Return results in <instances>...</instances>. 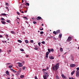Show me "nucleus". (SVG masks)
Returning <instances> with one entry per match:
<instances>
[{
  "instance_id": "nucleus-1",
  "label": "nucleus",
  "mask_w": 79,
  "mask_h": 79,
  "mask_svg": "<svg viewBox=\"0 0 79 79\" xmlns=\"http://www.w3.org/2000/svg\"><path fill=\"white\" fill-rule=\"evenodd\" d=\"M60 64V63H58L56 64V65H54V67L56 70H58V68L59 67V65Z\"/></svg>"
},
{
  "instance_id": "nucleus-2",
  "label": "nucleus",
  "mask_w": 79,
  "mask_h": 79,
  "mask_svg": "<svg viewBox=\"0 0 79 79\" xmlns=\"http://www.w3.org/2000/svg\"><path fill=\"white\" fill-rule=\"evenodd\" d=\"M69 58H70V59L73 60V61H74V57L73 56L71 55L70 57H69Z\"/></svg>"
},
{
  "instance_id": "nucleus-3",
  "label": "nucleus",
  "mask_w": 79,
  "mask_h": 79,
  "mask_svg": "<svg viewBox=\"0 0 79 79\" xmlns=\"http://www.w3.org/2000/svg\"><path fill=\"white\" fill-rule=\"evenodd\" d=\"M76 66V64H71L70 65V67L71 68H74V67H75Z\"/></svg>"
},
{
  "instance_id": "nucleus-4",
  "label": "nucleus",
  "mask_w": 79,
  "mask_h": 79,
  "mask_svg": "<svg viewBox=\"0 0 79 79\" xmlns=\"http://www.w3.org/2000/svg\"><path fill=\"white\" fill-rule=\"evenodd\" d=\"M71 40V37H69L68 38V39L67 40V41L68 42H70Z\"/></svg>"
},
{
  "instance_id": "nucleus-5",
  "label": "nucleus",
  "mask_w": 79,
  "mask_h": 79,
  "mask_svg": "<svg viewBox=\"0 0 79 79\" xmlns=\"http://www.w3.org/2000/svg\"><path fill=\"white\" fill-rule=\"evenodd\" d=\"M36 19H37V20H40V19H42V20L43 19L41 17L38 16L37 17V18H36Z\"/></svg>"
},
{
  "instance_id": "nucleus-6",
  "label": "nucleus",
  "mask_w": 79,
  "mask_h": 79,
  "mask_svg": "<svg viewBox=\"0 0 79 79\" xmlns=\"http://www.w3.org/2000/svg\"><path fill=\"white\" fill-rule=\"evenodd\" d=\"M48 54H49V52H47L46 54V56H45V57H46V58H48Z\"/></svg>"
},
{
  "instance_id": "nucleus-7",
  "label": "nucleus",
  "mask_w": 79,
  "mask_h": 79,
  "mask_svg": "<svg viewBox=\"0 0 79 79\" xmlns=\"http://www.w3.org/2000/svg\"><path fill=\"white\" fill-rule=\"evenodd\" d=\"M56 33L57 34V35L58 34H60V30H57L56 31Z\"/></svg>"
},
{
  "instance_id": "nucleus-8",
  "label": "nucleus",
  "mask_w": 79,
  "mask_h": 79,
  "mask_svg": "<svg viewBox=\"0 0 79 79\" xmlns=\"http://www.w3.org/2000/svg\"><path fill=\"white\" fill-rule=\"evenodd\" d=\"M61 76L63 79H66V77L63 74L61 75Z\"/></svg>"
},
{
  "instance_id": "nucleus-9",
  "label": "nucleus",
  "mask_w": 79,
  "mask_h": 79,
  "mask_svg": "<svg viewBox=\"0 0 79 79\" xmlns=\"http://www.w3.org/2000/svg\"><path fill=\"white\" fill-rule=\"evenodd\" d=\"M19 63V64H18V66L19 67H22V66H23V64L22 63Z\"/></svg>"
},
{
  "instance_id": "nucleus-10",
  "label": "nucleus",
  "mask_w": 79,
  "mask_h": 79,
  "mask_svg": "<svg viewBox=\"0 0 79 79\" xmlns=\"http://www.w3.org/2000/svg\"><path fill=\"white\" fill-rule=\"evenodd\" d=\"M10 70H11L12 71H13L14 73H16V71L14 70V69H10Z\"/></svg>"
},
{
  "instance_id": "nucleus-11",
  "label": "nucleus",
  "mask_w": 79,
  "mask_h": 79,
  "mask_svg": "<svg viewBox=\"0 0 79 79\" xmlns=\"http://www.w3.org/2000/svg\"><path fill=\"white\" fill-rule=\"evenodd\" d=\"M6 73L7 74V76H9L10 73H9V72L8 71H6Z\"/></svg>"
},
{
  "instance_id": "nucleus-12",
  "label": "nucleus",
  "mask_w": 79,
  "mask_h": 79,
  "mask_svg": "<svg viewBox=\"0 0 79 79\" xmlns=\"http://www.w3.org/2000/svg\"><path fill=\"white\" fill-rule=\"evenodd\" d=\"M49 58L51 59V60H54V57H52V56H51L49 57Z\"/></svg>"
},
{
  "instance_id": "nucleus-13",
  "label": "nucleus",
  "mask_w": 79,
  "mask_h": 79,
  "mask_svg": "<svg viewBox=\"0 0 79 79\" xmlns=\"http://www.w3.org/2000/svg\"><path fill=\"white\" fill-rule=\"evenodd\" d=\"M61 37H62V34H60L59 35V38H61Z\"/></svg>"
},
{
  "instance_id": "nucleus-14",
  "label": "nucleus",
  "mask_w": 79,
  "mask_h": 79,
  "mask_svg": "<svg viewBox=\"0 0 79 79\" xmlns=\"http://www.w3.org/2000/svg\"><path fill=\"white\" fill-rule=\"evenodd\" d=\"M74 73H75V70H73V71L71 72V74H72V75H73V74H74Z\"/></svg>"
},
{
  "instance_id": "nucleus-15",
  "label": "nucleus",
  "mask_w": 79,
  "mask_h": 79,
  "mask_svg": "<svg viewBox=\"0 0 79 79\" xmlns=\"http://www.w3.org/2000/svg\"><path fill=\"white\" fill-rule=\"evenodd\" d=\"M1 22L3 24H5V23H6V22L4 21H1Z\"/></svg>"
},
{
  "instance_id": "nucleus-16",
  "label": "nucleus",
  "mask_w": 79,
  "mask_h": 79,
  "mask_svg": "<svg viewBox=\"0 0 79 79\" xmlns=\"http://www.w3.org/2000/svg\"><path fill=\"white\" fill-rule=\"evenodd\" d=\"M56 79H60V77L58 76V75L56 76Z\"/></svg>"
},
{
  "instance_id": "nucleus-17",
  "label": "nucleus",
  "mask_w": 79,
  "mask_h": 79,
  "mask_svg": "<svg viewBox=\"0 0 79 79\" xmlns=\"http://www.w3.org/2000/svg\"><path fill=\"white\" fill-rule=\"evenodd\" d=\"M45 75H46V76H47V77H48V76H49V75H48V74L47 73H46V74Z\"/></svg>"
},
{
  "instance_id": "nucleus-18",
  "label": "nucleus",
  "mask_w": 79,
  "mask_h": 79,
  "mask_svg": "<svg viewBox=\"0 0 79 79\" xmlns=\"http://www.w3.org/2000/svg\"><path fill=\"white\" fill-rule=\"evenodd\" d=\"M24 77V75H21V76H20V77H21V78H22V79H23V78Z\"/></svg>"
},
{
  "instance_id": "nucleus-19",
  "label": "nucleus",
  "mask_w": 79,
  "mask_h": 79,
  "mask_svg": "<svg viewBox=\"0 0 79 79\" xmlns=\"http://www.w3.org/2000/svg\"><path fill=\"white\" fill-rule=\"evenodd\" d=\"M26 67H24V66L23 67H22L23 69V70H25V69H26Z\"/></svg>"
},
{
  "instance_id": "nucleus-20",
  "label": "nucleus",
  "mask_w": 79,
  "mask_h": 79,
  "mask_svg": "<svg viewBox=\"0 0 79 79\" xmlns=\"http://www.w3.org/2000/svg\"><path fill=\"white\" fill-rule=\"evenodd\" d=\"M43 77L44 79H47V76L44 75L43 76Z\"/></svg>"
},
{
  "instance_id": "nucleus-21",
  "label": "nucleus",
  "mask_w": 79,
  "mask_h": 79,
  "mask_svg": "<svg viewBox=\"0 0 79 79\" xmlns=\"http://www.w3.org/2000/svg\"><path fill=\"white\" fill-rule=\"evenodd\" d=\"M53 34H55V35H57V34L56 33V32L55 31H53Z\"/></svg>"
},
{
  "instance_id": "nucleus-22",
  "label": "nucleus",
  "mask_w": 79,
  "mask_h": 79,
  "mask_svg": "<svg viewBox=\"0 0 79 79\" xmlns=\"http://www.w3.org/2000/svg\"><path fill=\"white\" fill-rule=\"evenodd\" d=\"M18 42H19V43H22V41L21 40H18Z\"/></svg>"
},
{
  "instance_id": "nucleus-23",
  "label": "nucleus",
  "mask_w": 79,
  "mask_h": 79,
  "mask_svg": "<svg viewBox=\"0 0 79 79\" xmlns=\"http://www.w3.org/2000/svg\"><path fill=\"white\" fill-rule=\"evenodd\" d=\"M60 51L61 52H63V48H60Z\"/></svg>"
},
{
  "instance_id": "nucleus-24",
  "label": "nucleus",
  "mask_w": 79,
  "mask_h": 79,
  "mask_svg": "<svg viewBox=\"0 0 79 79\" xmlns=\"http://www.w3.org/2000/svg\"><path fill=\"white\" fill-rule=\"evenodd\" d=\"M25 5H27V6H29V3L26 2L25 4Z\"/></svg>"
},
{
  "instance_id": "nucleus-25",
  "label": "nucleus",
  "mask_w": 79,
  "mask_h": 79,
  "mask_svg": "<svg viewBox=\"0 0 79 79\" xmlns=\"http://www.w3.org/2000/svg\"><path fill=\"white\" fill-rule=\"evenodd\" d=\"M52 70H55V66H54L52 67Z\"/></svg>"
},
{
  "instance_id": "nucleus-26",
  "label": "nucleus",
  "mask_w": 79,
  "mask_h": 79,
  "mask_svg": "<svg viewBox=\"0 0 79 79\" xmlns=\"http://www.w3.org/2000/svg\"><path fill=\"white\" fill-rule=\"evenodd\" d=\"M11 33L12 34H15V31H11Z\"/></svg>"
},
{
  "instance_id": "nucleus-27",
  "label": "nucleus",
  "mask_w": 79,
  "mask_h": 79,
  "mask_svg": "<svg viewBox=\"0 0 79 79\" xmlns=\"http://www.w3.org/2000/svg\"><path fill=\"white\" fill-rule=\"evenodd\" d=\"M5 8L8 11H9V8H8V7H6Z\"/></svg>"
},
{
  "instance_id": "nucleus-28",
  "label": "nucleus",
  "mask_w": 79,
  "mask_h": 79,
  "mask_svg": "<svg viewBox=\"0 0 79 79\" xmlns=\"http://www.w3.org/2000/svg\"><path fill=\"white\" fill-rule=\"evenodd\" d=\"M50 50H51V52H54V49L53 48L50 49Z\"/></svg>"
},
{
  "instance_id": "nucleus-29",
  "label": "nucleus",
  "mask_w": 79,
  "mask_h": 79,
  "mask_svg": "<svg viewBox=\"0 0 79 79\" xmlns=\"http://www.w3.org/2000/svg\"><path fill=\"white\" fill-rule=\"evenodd\" d=\"M1 19H2V21H5V19L3 18H1Z\"/></svg>"
},
{
  "instance_id": "nucleus-30",
  "label": "nucleus",
  "mask_w": 79,
  "mask_h": 79,
  "mask_svg": "<svg viewBox=\"0 0 79 79\" xmlns=\"http://www.w3.org/2000/svg\"><path fill=\"white\" fill-rule=\"evenodd\" d=\"M42 44H45V41H42L41 42Z\"/></svg>"
},
{
  "instance_id": "nucleus-31",
  "label": "nucleus",
  "mask_w": 79,
  "mask_h": 79,
  "mask_svg": "<svg viewBox=\"0 0 79 79\" xmlns=\"http://www.w3.org/2000/svg\"><path fill=\"white\" fill-rule=\"evenodd\" d=\"M34 50H38V48H34Z\"/></svg>"
},
{
  "instance_id": "nucleus-32",
  "label": "nucleus",
  "mask_w": 79,
  "mask_h": 79,
  "mask_svg": "<svg viewBox=\"0 0 79 79\" xmlns=\"http://www.w3.org/2000/svg\"><path fill=\"white\" fill-rule=\"evenodd\" d=\"M48 52H49V53H50L51 52H50V51H51L50 49L48 48Z\"/></svg>"
},
{
  "instance_id": "nucleus-33",
  "label": "nucleus",
  "mask_w": 79,
  "mask_h": 79,
  "mask_svg": "<svg viewBox=\"0 0 79 79\" xmlns=\"http://www.w3.org/2000/svg\"><path fill=\"white\" fill-rule=\"evenodd\" d=\"M76 73V74H79V71H77Z\"/></svg>"
},
{
  "instance_id": "nucleus-34",
  "label": "nucleus",
  "mask_w": 79,
  "mask_h": 79,
  "mask_svg": "<svg viewBox=\"0 0 79 79\" xmlns=\"http://www.w3.org/2000/svg\"><path fill=\"white\" fill-rule=\"evenodd\" d=\"M1 15H3L4 16H6V14L5 13L2 14Z\"/></svg>"
},
{
  "instance_id": "nucleus-35",
  "label": "nucleus",
  "mask_w": 79,
  "mask_h": 79,
  "mask_svg": "<svg viewBox=\"0 0 79 79\" xmlns=\"http://www.w3.org/2000/svg\"><path fill=\"white\" fill-rule=\"evenodd\" d=\"M12 67H13V65H10L9 66V68H11Z\"/></svg>"
},
{
  "instance_id": "nucleus-36",
  "label": "nucleus",
  "mask_w": 79,
  "mask_h": 79,
  "mask_svg": "<svg viewBox=\"0 0 79 79\" xmlns=\"http://www.w3.org/2000/svg\"><path fill=\"white\" fill-rule=\"evenodd\" d=\"M25 42L27 44L28 43V41L27 40H25Z\"/></svg>"
},
{
  "instance_id": "nucleus-37",
  "label": "nucleus",
  "mask_w": 79,
  "mask_h": 79,
  "mask_svg": "<svg viewBox=\"0 0 79 79\" xmlns=\"http://www.w3.org/2000/svg\"><path fill=\"white\" fill-rule=\"evenodd\" d=\"M76 76L77 77H79V74H76Z\"/></svg>"
},
{
  "instance_id": "nucleus-38",
  "label": "nucleus",
  "mask_w": 79,
  "mask_h": 79,
  "mask_svg": "<svg viewBox=\"0 0 79 79\" xmlns=\"http://www.w3.org/2000/svg\"><path fill=\"white\" fill-rule=\"evenodd\" d=\"M40 34H44V32L43 31H41L40 32Z\"/></svg>"
},
{
  "instance_id": "nucleus-39",
  "label": "nucleus",
  "mask_w": 79,
  "mask_h": 79,
  "mask_svg": "<svg viewBox=\"0 0 79 79\" xmlns=\"http://www.w3.org/2000/svg\"><path fill=\"white\" fill-rule=\"evenodd\" d=\"M41 44V43L40 42L38 43V45L40 47V44Z\"/></svg>"
},
{
  "instance_id": "nucleus-40",
  "label": "nucleus",
  "mask_w": 79,
  "mask_h": 79,
  "mask_svg": "<svg viewBox=\"0 0 79 79\" xmlns=\"http://www.w3.org/2000/svg\"><path fill=\"white\" fill-rule=\"evenodd\" d=\"M6 39H7V38L8 37V35H6Z\"/></svg>"
},
{
  "instance_id": "nucleus-41",
  "label": "nucleus",
  "mask_w": 79,
  "mask_h": 79,
  "mask_svg": "<svg viewBox=\"0 0 79 79\" xmlns=\"http://www.w3.org/2000/svg\"><path fill=\"white\" fill-rule=\"evenodd\" d=\"M20 50L21 51H22V52H24V49H21Z\"/></svg>"
},
{
  "instance_id": "nucleus-42",
  "label": "nucleus",
  "mask_w": 79,
  "mask_h": 79,
  "mask_svg": "<svg viewBox=\"0 0 79 79\" xmlns=\"http://www.w3.org/2000/svg\"><path fill=\"white\" fill-rule=\"evenodd\" d=\"M6 5H7V6H9V4L7 3H6Z\"/></svg>"
},
{
  "instance_id": "nucleus-43",
  "label": "nucleus",
  "mask_w": 79,
  "mask_h": 79,
  "mask_svg": "<svg viewBox=\"0 0 79 79\" xmlns=\"http://www.w3.org/2000/svg\"><path fill=\"white\" fill-rule=\"evenodd\" d=\"M33 42H34V41L32 40H30V42L31 43H33Z\"/></svg>"
},
{
  "instance_id": "nucleus-44",
  "label": "nucleus",
  "mask_w": 79,
  "mask_h": 79,
  "mask_svg": "<svg viewBox=\"0 0 79 79\" xmlns=\"http://www.w3.org/2000/svg\"><path fill=\"white\" fill-rule=\"evenodd\" d=\"M10 20H6V22H7V23H10Z\"/></svg>"
},
{
  "instance_id": "nucleus-45",
  "label": "nucleus",
  "mask_w": 79,
  "mask_h": 79,
  "mask_svg": "<svg viewBox=\"0 0 79 79\" xmlns=\"http://www.w3.org/2000/svg\"><path fill=\"white\" fill-rule=\"evenodd\" d=\"M23 18H24V19H27V18L26 17H23Z\"/></svg>"
},
{
  "instance_id": "nucleus-46",
  "label": "nucleus",
  "mask_w": 79,
  "mask_h": 79,
  "mask_svg": "<svg viewBox=\"0 0 79 79\" xmlns=\"http://www.w3.org/2000/svg\"><path fill=\"white\" fill-rule=\"evenodd\" d=\"M33 23L35 24H36V23H37V22L35 21H34L33 22Z\"/></svg>"
},
{
  "instance_id": "nucleus-47",
  "label": "nucleus",
  "mask_w": 79,
  "mask_h": 79,
  "mask_svg": "<svg viewBox=\"0 0 79 79\" xmlns=\"http://www.w3.org/2000/svg\"><path fill=\"white\" fill-rule=\"evenodd\" d=\"M17 15H19V12L17 11Z\"/></svg>"
},
{
  "instance_id": "nucleus-48",
  "label": "nucleus",
  "mask_w": 79,
  "mask_h": 79,
  "mask_svg": "<svg viewBox=\"0 0 79 79\" xmlns=\"http://www.w3.org/2000/svg\"><path fill=\"white\" fill-rule=\"evenodd\" d=\"M76 69H77V71H79V67L77 68Z\"/></svg>"
},
{
  "instance_id": "nucleus-49",
  "label": "nucleus",
  "mask_w": 79,
  "mask_h": 79,
  "mask_svg": "<svg viewBox=\"0 0 79 79\" xmlns=\"http://www.w3.org/2000/svg\"><path fill=\"white\" fill-rule=\"evenodd\" d=\"M35 79H37V76H35Z\"/></svg>"
},
{
  "instance_id": "nucleus-50",
  "label": "nucleus",
  "mask_w": 79,
  "mask_h": 79,
  "mask_svg": "<svg viewBox=\"0 0 79 79\" xmlns=\"http://www.w3.org/2000/svg\"><path fill=\"white\" fill-rule=\"evenodd\" d=\"M40 30L41 31H43V30H44V28H42V29H40Z\"/></svg>"
},
{
  "instance_id": "nucleus-51",
  "label": "nucleus",
  "mask_w": 79,
  "mask_h": 79,
  "mask_svg": "<svg viewBox=\"0 0 79 79\" xmlns=\"http://www.w3.org/2000/svg\"><path fill=\"white\" fill-rule=\"evenodd\" d=\"M53 37L51 36V37H48L49 38H52Z\"/></svg>"
},
{
  "instance_id": "nucleus-52",
  "label": "nucleus",
  "mask_w": 79,
  "mask_h": 79,
  "mask_svg": "<svg viewBox=\"0 0 79 79\" xmlns=\"http://www.w3.org/2000/svg\"><path fill=\"white\" fill-rule=\"evenodd\" d=\"M43 71H45L47 70V69H43Z\"/></svg>"
},
{
  "instance_id": "nucleus-53",
  "label": "nucleus",
  "mask_w": 79,
  "mask_h": 79,
  "mask_svg": "<svg viewBox=\"0 0 79 79\" xmlns=\"http://www.w3.org/2000/svg\"><path fill=\"white\" fill-rule=\"evenodd\" d=\"M25 63V61H23V64H24Z\"/></svg>"
},
{
  "instance_id": "nucleus-54",
  "label": "nucleus",
  "mask_w": 79,
  "mask_h": 79,
  "mask_svg": "<svg viewBox=\"0 0 79 79\" xmlns=\"http://www.w3.org/2000/svg\"><path fill=\"white\" fill-rule=\"evenodd\" d=\"M2 52V49H0V53H1Z\"/></svg>"
},
{
  "instance_id": "nucleus-55",
  "label": "nucleus",
  "mask_w": 79,
  "mask_h": 79,
  "mask_svg": "<svg viewBox=\"0 0 79 79\" xmlns=\"http://www.w3.org/2000/svg\"><path fill=\"white\" fill-rule=\"evenodd\" d=\"M2 35H0V38H2Z\"/></svg>"
},
{
  "instance_id": "nucleus-56",
  "label": "nucleus",
  "mask_w": 79,
  "mask_h": 79,
  "mask_svg": "<svg viewBox=\"0 0 79 79\" xmlns=\"http://www.w3.org/2000/svg\"><path fill=\"white\" fill-rule=\"evenodd\" d=\"M46 73H47V72H44V74H45H45H46Z\"/></svg>"
},
{
  "instance_id": "nucleus-57",
  "label": "nucleus",
  "mask_w": 79,
  "mask_h": 79,
  "mask_svg": "<svg viewBox=\"0 0 79 79\" xmlns=\"http://www.w3.org/2000/svg\"><path fill=\"white\" fill-rule=\"evenodd\" d=\"M26 56L27 57H28V56H29V55H26Z\"/></svg>"
},
{
  "instance_id": "nucleus-58",
  "label": "nucleus",
  "mask_w": 79,
  "mask_h": 79,
  "mask_svg": "<svg viewBox=\"0 0 79 79\" xmlns=\"http://www.w3.org/2000/svg\"><path fill=\"white\" fill-rule=\"evenodd\" d=\"M27 10L25 11V13H27Z\"/></svg>"
},
{
  "instance_id": "nucleus-59",
  "label": "nucleus",
  "mask_w": 79,
  "mask_h": 79,
  "mask_svg": "<svg viewBox=\"0 0 79 79\" xmlns=\"http://www.w3.org/2000/svg\"><path fill=\"white\" fill-rule=\"evenodd\" d=\"M24 2V0H22V3H23Z\"/></svg>"
},
{
  "instance_id": "nucleus-60",
  "label": "nucleus",
  "mask_w": 79,
  "mask_h": 79,
  "mask_svg": "<svg viewBox=\"0 0 79 79\" xmlns=\"http://www.w3.org/2000/svg\"><path fill=\"white\" fill-rule=\"evenodd\" d=\"M22 8V6H20L19 7V8Z\"/></svg>"
},
{
  "instance_id": "nucleus-61",
  "label": "nucleus",
  "mask_w": 79,
  "mask_h": 79,
  "mask_svg": "<svg viewBox=\"0 0 79 79\" xmlns=\"http://www.w3.org/2000/svg\"><path fill=\"white\" fill-rule=\"evenodd\" d=\"M10 64V63H7L6 64Z\"/></svg>"
},
{
  "instance_id": "nucleus-62",
  "label": "nucleus",
  "mask_w": 79,
  "mask_h": 79,
  "mask_svg": "<svg viewBox=\"0 0 79 79\" xmlns=\"http://www.w3.org/2000/svg\"><path fill=\"white\" fill-rule=\"evenodd\" d=\"M48 69H49V68L48 67H47V69L48 70Z\"/></svg>"
},
{
  "instance_id": "nucleus-63",
  "label": "nucleus",
  "mask_w": 79,
  "mask_h": 79,
  "mask_svg": "<svg viewBox=\"0 0 79 79\" xmlns=\"http://www.w3.org/2000/svg\"><path fill=\"white\" fill-rule=\"evenodd\" d=\"M54 40H56V38H54Z\"/></svg>"
},
{
  "instance_id": "nucleus-64",
  "label": "nucleus",
  "mask_w": 79,
  "mask_h": 79,
  "mask_svg": "<svg viewBox=\"0 0 79 79\" xmlns=\"http://www.w3.org/2000/svg\"><path fill=\"white\" fill-rule=\"evenodd\" d=\"M12 76H15V75H14L13 74H12Z\"/></svg>"
}]
</instances>
